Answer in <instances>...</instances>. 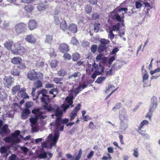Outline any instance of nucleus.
<instances>
[{"mask_svg":"<svg viewBox=\"0 0 160 160\" xmlns=\"http://www.w3.org/2000/svg\"><path fill=\"white\" fill-rule=\"evenodd\" d=\"M80 57V54L78 52L74 53L72 55V60L76 61L79 59Z\"/></svg>","mask_w":160,"mask_h":160,"instance_id":"c9c22d12","label":"nucleus"},{"mask_svg":"<svg viewBox=\"0 0 160 160\" xmlns=\"http://www.w3.org/2000/svg\"><path fill=\"white\" fill-rule=\"evenodd\" d=\"M26 26V25L22 23L16 25L15 27L16 32L19 34L22 33L25 31Z\"/></svg>","mask_w":160,"mask_h":160,"instance_id":"1a4fd4ad","label":"nucleus"},{"mask_svg":"<svg viewBox=\"0 0 160 160\" xmlns=\"http://www.w3.org/2000/svg\"><path fill=\"white\" fill-rule=\"evenodd\" d=\"M80 76V74L79 72H75L73 74L70 76L68 77L69 79L72 78L73 80H75V78Z\"/></svg>","mask_w":160,"mask_h":160,"instance_id":"4c0bfd02","label":"nucleus"},{"mask_svg":"<svg viewBox=\"0 0 160 160\" xmlns=\"http://www.w3.org/2000/svg\"><path fill=\"white\" fill-rule=\"evenodd\" d=\"M67 72L65 70L63 69H61L59 71L58 74L59 76H64L66 74Z\"/></svg>","mask_w":160,"mask_h":160,"instance_id":"37998d69","label":"nucleus"},{"mask_svg":"<svg viewBox=\"0 0 160 160\" xmlns=\"http://www.w3.org/2000/svg\"><path fill=\"white\" fill-rule=\"evenodd\" d=\"M92 10V7L89 5H87L86 6L85 10L87 13H90Z\"/></svg>","mask_w":160,"mask_h":160,"instance_id":"603ef678","label":"nucleus"},{"mask_svg":"<svg viewBox=\"0 0 160 160\" xmlns=\"http://www.w3.org/2000/svg\"><path fill=\"white\" fill-rule=\"evenodd\" d=\"M100 42L101 44L108 46L110 43V41L108 39L102 38L101 39Z\"/></svg>","mask_w":160,"mask_h":160,"instance_id":"58836bf2","label":"nucleus"},{"mask_svg":"<svg viewBox=\"0 0 160 160\" xmlns=\"http://www.w3.org/2000/svg\"><path fill=\"white\" fill-rule=\"evenodd\" d=\"M121 106V103L120 102L118 103L115 105L114 108H112V110H114V111H115L116 110L115 109H119Z\"/></svg>","mask_w":160,"mask_h":160,"instance_id":"e2e57ef3","label":"nucleus"},{"mask_svg":"<svg viewBox=\"0 0 160 160\" xmlns=\"http://www.w3.org/2000/svg\"><path fill=\"white\" fill-rule=\"evenodd\" d=\"M53 36L50 34L46 35L45 39V42L48 44H51L52 41Z\"/></svg>","mask_w":160,"mask_h":160,"instance_id":"a878e982","label":"nucleus"},{"mask_svg":"<svg viewBox=\"0 0 160 160\" xmlns=\"http://www.w3.org/2000/svg\"><path fill=\"white\" fill-rule=\"evenodd\" d=\"M15 46L16 48H17L18 51V54L19 55L22 54L23 53L26 52L25 49L24 48L21 46L19 42L16 43Z\"/></svg>","mask_w":160,"mask_h":160,"instance_id":"dca6fc26","label":"nucleus"},{"mask_svg":"<svg viewBox=\"0 0 160 160\" xmlns=\"http://www.w3.org/2000/svg\"><path fill=\"white\" fill-rule=\"evenodd\" d=\"M26 40L29 43H34L36 42V38L32 34L29 35L25 38Z\"/></svg>","mask_w":160,"mask_h":160,"instance_id":"6ab92c4d","label":"nucleus"},{"mask_svg":"<svg viewBox=\"0 0 160 160\" xmlns=\"http://www.w3.org/2000/svg\"><path fill=\"white\" fill-rule=\"evenodd\" d=\"M108 47V46L101 44L98 47V51L99 53L102 52L103 51L106 49Z\"/></svg>","mask_w":160,"mask_h":160,"instance_id":"72a5a7b5","label":"nucleus"},{"mask_svg":"<svg viewBox=\"0 0 160 160\" xmlns=\"http://www.w3.org/2000/svg\"><path fill=\"white\" fill-rule=\"evenodd\" d=\"M78 43L77 39L75 37H73L71 40V43L73 45H76Z\"/></svg>","mask_w":160,"mask_h":160,"instance_id":"6e6d98bb","label":"nucleus"},{"mask_svg":"<svg viewBox=\"0 0 160 160\" xmlns=\"http://www.w3.org/2000/svg\"><path fill=\"white\" fill-rule=\"evenodd\" d=\"M61 22L59 24L60 28L63 32H65L68 30V28L67 23L64 19H61Z\"/></svg>","mask_w":160,"mask_h":160,"instance_id":"ddd939ff","label":"nucleus"},{"mask_svg":"<svg viewBox=\"0 0 160 160\" xmlns=\"http://www.w3.org/2000/svg\"><path fill=\"white\" fill-rule=\"evenodd\" d=\"M128 124L127 121H121L120 125L119 128L121 130V131L122 132L128 128Z\"/></svg>","mask_w":160,"mask_h":160,"instance_id":"aec40b11","label":"nucleus"},{"mask_svg":"<svg viewBox=\"0 0 160 160\" xmlns=\"http://www.w3.org/2000/svg\"><path fill=\"white\" fill-rule=\"evenodd\" d=\"M24 9L25 11L27 12H30L32 11L34 9V7L30 4H28L25 6Z\"/></svg>","mask_w":160,"mask_h":160,"instance_id":"e433bc0d","label":"nucleus"},{"mask_svg":"<svg viewBox=\"0 0 160 160\" xmlns=\"http://www.w3.org/2000/svg\"><path fill=\"white\" fill-rule=\"evenodd\" d=\"M77 113L76 111H72L70 114V120L72 121L73 120L75 117L77 116Z\"/></svg>","mask_w":160,"mask_h":160,"instance_id":"79ce46f5","label":"nucleus"},{"mask_svg":"<svg viewBox=\"0 0 160 160\" xmlns=\"http://www.w3.org/2000/svg\"><path fill=\"white\" fill-rule=\"evenodd\" d=\"M48 93V90L46 89L39 91L38 92V95L36 98H38L39 97H40V99L44 108L49 112L52 111L53 108L50 104L51 98L49 95H47Z\"/></svg>","mask_w":160,"mask_h":160,"instance_id":"f03ea898","label":"nucleus"},{"mask_svg":"<svg viewBox=\"0 0 160 160\" xmlns=\"http://www.w3.org/2000/svg\"><path fill=\"white\" fill-rule=\"evenodd\" d=\"M22 59L19 57H16L12 58L11 60V62L14 64H19L22 61Z\"/></svg>","mask_w":160,"mask_h":160,"instance_id":"4be33fe9","label":"nucleus"},{"mask_svg":"<svg viewBox=\"0 0 160 160\" xmlns=\"http://www.w3.org/2000/svg\"><path fill=\"white\" fill-rule=\"evenodd\" d=\"M32 127L31 132L32 133L34 132H36L38 131V128L35 125H31V126Z\"/></svg>","mask_w":160,"mask_h":160,"instance_id":"052dcab7","label":"nucleus"},{"mask_svg":"<svg viewBox=\"0 0 160 160\" xmlns=\"http://www.w3.org/2000/svg\"><path fill=\"white\" fill-rule=\"evenodd\" d=\"M43 77L42 74L39 72H36L34 69L29 71L27 74V78L31 81L42 80Z\"/></svg>","mask_w":160,"mask_h":160,"instance_id":"423d86ee","label":"nucleus"},{"mask_svg":"<svg viewBox=\"0 0 160 160\" xmlns=\"http://www.w3.org/2000/svg\"><path fill=\"white\" fill-rule=\"evenodd\" d=\"M142 5L143 4L139 1H137L135 2L136 7L137 9L140 8Z\"/></svg>","mask_w":160,"mask_h":160,"instance_id":"4d7b16f0","label":"nucleus"},{"mask_svg":"<svg viewBox=\"0 0 160 160\" xmlns=\"http://www.w3.org/2000/svg\"><path fill=\"white\" fill-rule=\"evenodd\" d=\"M47 153L43 149L41 150L40 153L38 154V158H45L47 157Z\"/></svg>","mask_w":160,"mask_h":160,"instance_id":"cd10ccee","label":"nucleus"},{"mask_svg":"<svg viewBox=\"0 0 160 160\" xmlns=\"http://www.w3.org/2000/svg\"><path fill=\"white\" fill-rule=\"evenodd\" d=\"M13 43L12 41H8L6 42L4 44V46L8 50H11L12 48V46Z\"/></svg>","mask_w":160,"mask_h":160,"instance_id":"393cba45","label":"nucleus"},{"mask_svg":"<svg viewBox=\"0 0 160 160\" xmlns=\"http://www.w3.org/2000/svg\"><path fill=\"white\" fill-rule=\"evenodd\" d=\"M158 106L157 98L155 96H153L151 98L149 111L153 112Z\"/></svg>","mask_w":160,"mask_h":160,"instance_id":"0eeeda50","label":"nucleus"},{"mask_svg":"<svg viewBox=\"0 0 160 160\" xmlns=\"http://www.w3.org/2000/svg\"><path fill=\"white\" fill-rule=\"evenodd\" d=\"M10 73L11 74L14 76H19L20 75V72L18 70L17 68L15 67H13L10 71Z\"/></svg>","mask_w":160,"mask_h":160,"instance_id":"bb28decb","label":"nucleus"},{"mask_svg":"<svg viewBox=\"0 0 160 160\" xmlns=\"http://www.w3.org/2000/svg\"><path fill=\"white\" fill-rule=\"evenodd\" d=\"M115 60V57L112 56L110 57L109 58L108 63L109 64H111L112 62Z\"/></svg>","mask_w":160,"mask_h":160,"instance_id":"338daca9","label":"nucleus"},{"mask_svg":"<svg viewBox=\"0 0 160 160\" xmlns=\"http://www.w3.org/2000/svg\"><path fill=\"white\" fill-rule=\"evenodd\" d=\"M122 66V62L120 60H117L116 62V64L113 65L111 69L110 70V71L111 72L112 68H114L116 70H118L120 69Z\"/></svg>","mask_w":160,"mask_h":160,"instance_id":"a211bd4d","label":"nucleus"},{"mask_svg":"<svg viewBox=\"0 0 160 160\" xmlns=\"http://www.w3.org/2000/svg\"><path fill=\"white\" fill-rule=\"evenodd\" d=\"M62 112L58 109H57L55 112V115L57 117L56 119V122H58V119L59 118L61 119V117L62 115Z\"/></svg>","mask_w":160,"mask_h":160,"instance_id":"7c9ffc66","label":"nucleus"},{"mask_svg":"<svg viewBox=\"0 0 160 160\" xmlns=\"http://www.w3.org/2000/svg\"><path fill=\"white\" fill-rule=\"evenodd\" d=\"M54 22L56 24L58 25L61 22L59 18L57 16H54Z\"/></svg>","mask_w":160,"mask_h":160,"instance_id":"a18cd8bd","label":"nucleus"},{"mask_svg":"<svg viewBox=\"0 0 160 160\" xmlns=\"http://www.w3.org/2000/svg\"><path fill=\"white\" fill-rule=\"evenodd\" d=\"M97 49V45L94 44L92 46L91 48V50L92 52L93 53H94L96 52Z\"/></svg>","mask_w":160,"mask_h":160,"instance_id":"8fccbe9b","label":"nucleus"},{"mask_svg":"<svg viewBox=\"0 0 160 160\" xmlns=\"http://www.w3.org/2000/svg\"><path fill=\"white\" fill-rule=\"evenodd\" d=\"M82 88V85H79L78 87L75 88H74V86H73V88L72 89L73 90V94H74L75 96L78 94L80 91H81V88Z\"/></svg>","mask_w":160,"mask_h":160,"instance_id":"c756f323","label":"nucleus"},{"mask_svg":"<svg viewBox=\"0 0 160 160\" xmlns=\"http://www.w3.org/2000/svg\"><path fill=\"white\" fill-rule=\"evenodd\" d=\"M120 24H118L113 26L112 30L114 31L118 30L120 28Z\"/></svg>","mask_w":160,"mask_h":160,"instance_id":"13d9d810","label":"nucleus"},{"mask_svg":"<svg viewBox=\"0 0 160 160\" xmlns=\"http://www.w3.org/2000/svg\"><path fill=\"white\" fill-rule=\"evenodd\" d=\"M124 18V16L122 15L121 16L117 13H113L111 15V18L113 20L117 21L119 22H121Z\"/></svg>","mask_w":160,"mask_h":160,"instance_id":"4468645a","label":"nucleus"},{"mask_svg":"<svg viewBox=\"0 0 160 160\" xmlns=\"http://www.w3.org/2000/svg\"><path fill=\"white\" fill-rule=\"evenodd\" d=\"M9 151V148L7 146H3L0 148V152L4 157H7L8 155Z\"/></svg>","mask_w":160,"mask_h":160,"instance_id":"9d476101","label":"nucleus"},{"mask_svg":"<svg viewBox=\"0 0 160 160\" xmlns=\"http://www.w3.org/2000/svg\"><path fill=\"white\" fill-rule=\"evenodd\" d=\"M58 122H55L54 128V134L53 137L52 135L50 134L48 137V140L50 143V148H52V146H55L56 142L59 137L60 133L59 132L60 127V130L62 131L63 129V124L68 122L69 120L66 118L63 120L62 118L58 119Z\"/></svg>","mask_w":160,"mask_h":160,"instance_id":"f257e3e1","label":"nucleus"},{"mask_svg":"<svg viewBox=\"0 0 160 160\" xmlns=\"http://www.w3.org/2000/svg\"><path fill=\"white\" fill-rule=\"evenodd\" d=\"M100 24L98 23H95L94 24V28L95 32H98L99 30Z\"/></svg>","mask_w":160,"mask_h":160,"instance_id":"09e8293b","label":"nucleus"},{"mask_svg":"<svg viewBox=\"0 0 160 160\" xmlns=\"http://www.w3.org/2000/svg\"><path fill=\"white\" fill-rule=\"evenodd\" d=\"M33 105V103L32 102H26L25 103V106L26 107V109H28L29 108L32 107Z\"/></svg>","mask_w":160,"mask_h":160,"instance_id":"3c124183","label":"nucleus"},{"mask_svg":"<svg viewBox=\"0 0 160 160\" xmlns=\"http://www.w3.org/2000/svg\"><path fill=\"white\" fill-rule=\"evenodd\" d=\"M40 80H37L34 83V88L37 89L42 87V83Z\"/></svg>","mask_w":160,"mask_h":160,"instance_id":"473e14b6","label":"nucleus"},{"mask_svg":"<svg viewBox=\"0 0 160 160\" xmlns=\"http://www.w3.org/2000/svg\"><path fill=\"white\" fill-rule=\"evenodd\" d=\"M20 132L19 130L15 131L11 137H8L5 139V142L16 144L20 142V138H23V136L20 134Z\"/></svg>","mask_w":160,"mask_h":160,"instance_id":"20e7f679","label":"nucleus"},{"mask_svg":"<svg viewBox=\"0 0 160 160\" xmlns=\"http://www.w3.org/2000/svg\"><path fill=\"white\" fill-rule=\"evenodd\" d=\"M10 132V130L8 128V126L7 124H5L2 127L0 130V134L8 133Z\"/></svg>","mask_w":160,"mask_h":160,"instance_id":"5701e85b","label":"nucleus"},{"mask_svg":"<svg viewBox=\"0 0 160 160\" xmlns=\"http://www.w3.org/2000/svg\"><path fill=\"white\" fill-rule=\"evenodd\" d=\"M73 90L72 89H71L68 91L69 97L67 96L65 98V100L68 104L64 103L62 105V108L64 112H65L69 107L71 106V107H73V105L72 104L73 103V99L74 97V96L73 95Z\"/></svg>","mask_w":160,"mask_h":160,"instance_id":"39448f33","label":"nucleus"},{"mask_svg":"<svg viewBox=\"0 0 160 160\" xmlns=\"http://www.w3.org/2000/svg\"><path fill=\"white\" fill-rule=\"evenodd\" d=\"M160 72V67L154 70L151 71L150 73L151 75H152L156 73L159 72Z\"/></svg>","mask_w":160,"mask_h":160,"instance_id":"864d4df0","label":"nucleus"},{"mask_svg":"<svg viewBox=\"0 0 160 160\" xmlns=\"http://www.w3.org/2000/svg\"><path fill=\"white\" fill-rule=\"evenodd\" d=\"M145 73L142 76V82L143 83V87L146 86V81L149 78V76L147 71L145 70Z\"/></svg>","mask_w":160,"mask_h":160,"instance_id":"c85d7f7f","label":"nucleus"},{"mask_svg":"<svg viewBox=\"0 0 160 160\" xmlns=\"http://www.w3.org/2000/svg\"><path fill=\"white\" fill-rule=\"evenodd\" d=\"M30 111L28 109H25L22 113V118L23 119H26L30 113Z\"/></svg>","mask_w":160,"mask_h":160,"instance_id":"b1692460","label":"nucleus"},{"mask_svg":"<svg viewBox=\"0 0 160 160\" xmlns=\"http://www.w3.org/2000/svg\"><path fill=\"white\" fill-rule=\"evenodd\" d=\"M106 79L105 77H100L98 78L96 81V82L100 84L102 83V82L104 80Z\"/></svg>","mask_w":160,"mask_h":160,"instance_id":"49530a36","label":"nucleus"},{"mask_svg":"<svg viewBox=\"0 0 160 160\" xmlns=\"http://www.w3.org/2000/svg\"><path fill=\"white\" fill-rule=\"evenodd\" d=\"M149 123V122L146 120H143L142 121L140 125V126L138 127V128L139 130H141L142 127L145 125H147Z\"/></svg>","mask_w":160,"mask_h":160,"instance_id":"a19ab883","label":"nucleus"},{"mask_svg":"<svg viewBox=\"0 0 160 160\" xmlns=\"http://www.w3.org/2000/svg\"><path fill=\"white\" fill-rule=\"evenodd\" d=\"M37 26L36 21L34 20H31L28 22V27L29 29L32 30L36 28Z\"/></svg>","mask_w":160,"mask_h":160,"instance_id":"2eb2a0df","label":"nucleus"},{"mask_svg":"<svg viewBox=\"0 0 160 160\" xmlns=\"http://www.w3.org/2000/svg\"><path fill=\"white\" fill-rule=\"evenodd\" d=\"M99 17V15L98 13L93 14L92 15V17L94 20H97L98 19Z\"/></svg>","mask_w":160,"mask_h":160,"instance_id":"bf43d9fd","label":"nucleus"},{"mask_svg":"<svg viewBox=\"0 0 160 160\" xmlns=\"http://www.w3.org/2000/svg\"><path fill=\"white\" fill-rule=\"evenodd\" d=\"M14 79L10 76L5 77L4 78V84L8 87L11 86L14 83Z\"/></svg>","mask_w":160,"mask_h":160,"instance_id":"6e6552de","label":"nucleus"},{"mask_svg":"<svg viewBox=\"0 0 160 160\" xmlns=\"http://www.w3.org/2000/svg\"><path fill=\"white\" fill-rule=\"evenodd\" d=\"M9 22L7 21H4L3 24V27L4 28H7L9 26Z\"/></svg>","mask_w":160,"mask_h":160,"instance_id":"774afa93","label":"nucleus"},{"mask_svg":"<svg viewBox=\"0 0 160 160\" xmlns=\"http://www.w3.org/2000/svg\"><path fill=\"white\" fill-rule=\"evenodd\" d=\"M59 49L60 51L63 53H65L68 51L69 47L68 45L65 43H62L59 45Z\"/></svg>","mask_w":160,"mask_h":160,"instance_id":"9b49d317","label":"nucleus"},{"mask_svg":"<svg viewBox=\"0 0 160 160\" xmlns=\"http://www.w3.org/2000/svg\"><path fill=\"white\" fill-rule=\"evenodd\" d=\"M115 35L113 33L112 30H110L109 31L108 35V38L110 39L111 40H112V42L113 43H115L112 40L113 39Z\"/></svg>","mask_w":160,"mask_h":160,"instance_id":"ea45409f","label":"nucleus"},{"mask_svg":"<svg viewBox=\"0 0 160 160\" xmlns=\"http://www.w3.org/2000/svg\"><path fill=\"white\" fill-rule=\"evenodd\" d=\"M114 88V85H112L111 84H109L108 85V88L106 89L105 92H108L109 91H110L111 89Z\"/></svg>","mask_w":160,"mask_h":160,"instance_id":"5fc2aeb1","label":"nucleus"},{"mask_svg":"<svg viewBox=\"0 0 160 160\" xmlns=\"http://www.w3.org/2000/svg\"><path fill=\"white\" fill-rule=\"evenodd\" d=\"M63 58L68 60H70L71 59V55L68 53H66L64 54L63 56Z\"/></svg>","mask_w":160,"mask_h":160,"instance_id":"0e129e2a","label":"nucleus"},{"mask_svg":"<svg viewBox=\"0 0 160 160\" xmlns=\"http://www.w3.org/2000/svg\"><path fill=\"white\" fill-rule=\"evenodd\" d=\"M20 86L19 85H16L13 87L12 89V93L14 95L17 93L18 91L20 88Z\"/></svg>","mask_w":160,"mask_h":160,"instance_id":"f704fd0d","label":"nucleus"},{"mask_svg":"<svg viewBox=\"0 0 160 160\" xmlns=\"http://www.w3.org/2000/svg\"><path fill=\"white\" fill-rule=\"evenodd\" d=\"M103 54L102 53L99 54L96 57V59L97 62L99 61L101 59L103 56Z\"/></svg>","mask_w":160,"mask_h":160,"instance_id":"69168bd1","label":"nucleus"},{"mask_svg":"<svg viewBox=\"0 0 160 160\" xmlns=\"http://www.w3.org/2000/svg\"><path fill=\"white\" fill-rule=\"evenodd\" d=\"M32 112L35 115L34 117H32L29 119L30 122L31 123V126L35 125L38 119H40L41 120H42L47 117L43 115L45 113L44 112L42 111L39 108L32 110Z\"/></svg>","mask_w":160,"mask_h":160,"instance_id":"7ed1b4c3","label":"nucleus"},{"mask_svg":"<svg viewBox=\"0 0 160 160\" xmlns=\"http://www.w3.org/2000/svg\"><path fill=\"white\" fill-rule=\"evenodd\" d=\"M68 29L72 33H75L77 31L78 27L75 24L71 23L69 24Z\"/></svg>","mask_w":160,"mask_h":160,"instance_id":"f3484780","label":"nucleus"},{"mask_svg":"<svg viewBox=\"0 0 160 160\" xmlns=\"http://www.w3.org/2000/svg\"><path fill=\"white\" fill-rule=\"evenodd\" d=\"M26 89L24 88H21L18 91V94L19 97L24 99L29 97L27 93L26 92Z\"/></svg>","mask_w":160,"mask_h":160,"instance_id":"f8f14e48","label":"nucleus"},{"mask_svg":"<svg viewBox=\"0 0 160 160\" xmlns=\"http://www.w3.org/2000/svg\"><path fill=\"white\" fill-rule=\"evenodd\" d=\"M58 64V61L56 60L53 59L50 63L51 66L52 68L56 67Z\"/></svg>","mask_w":160,"mask_h":160,"instance_id":"de8ad7c7","label":"nucleus"},{"mask_svg":"<svg viewBox=\"0 0 160 160\" xmlns=\"http://www.w3.org/2000/svg\"><path fill=\"white\" fill-rule=\"evenodd\" d=\"M82 151L81 149H80L79 150V152L78 155L75 158V160H79L82 154Z\"/></svg>","mask_w":160,"mask_h":160,"instance_id":"680f3d73","label":"nucleus"},{"mask_svg":"<svg viewBox=\"0 0 160 160\" xmlns=\"http://www.w3.org/2000/svg\"><path fill=\"white\" fill-rule=\"evenodd\" d=\"M63 80V78H54L53 81L57 84H62V82H61Z\"/></svg>","mask_w":160,"mask_h":160,"instance_id":"c03bdc74","label":"nucleus"},{"mask_svg":"<svg viewBox=\"0 0 160 160\" xmlns=\"http://www.w3.org/2000/svg\"><path fill=\"white\" fill-rule=\"evenodd\" d=\"M47 6L45 4L41 3L39 4L37 7V9L40 12L44 11L46 8Z\"/></svg>","mask_w":160,"mask_h":160,"instance_id":"2f4dec72","label":"nucleus"},{"mask_svg":"<svg viewBox=\"0 0 160 160\" xmlns=\"http://www.w3.org/2000/svg\"><path fill=\"white\" fill-rule=\"evenodd\" d=\"M126 110L123 109V110H121L119 112V118L121 121H126L127 120L126 118L127 115L125 113Z\"/></svg>","mask_w":160,"mask_h":160,"instance_id":"412c9836","label":"nucleus"}]
</instances>
